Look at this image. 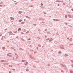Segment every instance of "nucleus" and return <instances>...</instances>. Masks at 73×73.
I'll return each mask as SVG.
<instances>
[{"mask_svg":"<svg viewBox=\"0 0 73 73\" xmlns=\"http://www.w3.org/2000/svg\"><path fill=\"white\" fill-rule=\"evenodd\" d=\"M41 5H43V4H42V3L41 4Z\"/></svg>","mask_w":73,"mask_h":73,"instance_id":"7","label":"nucleus"},{"mask_svg":"<svg viewBox=\"0 0 73 73\" xmlns=\"http://www.w3.org/2000/svg\"><path fill=\"white\" fill-rule=\"evenodd\" d=\"M5 47H4L3 48V49H5Z\"/></svg>","mask_w":73,"mask_h":73,"instance_id":"6","label":"nucleus"},{"mask_svg":"<svg viewBox=\"0 0 73 73\" xmlns=\"http://www.w3.org/2000/svg\"><path fill=\"white\" fill-rule=\"evenodd\" d=\"M26 70V71H29V70H28V69H27Z\"/></svg>","mask_w":73,"mask_h":73,"instance_id":"3","label":"nucleus"},{"mask_svg":"<svg viewBox=\"0 0 73 73\" xmlns=\"http://www.w3.org/2000/svg\"><path fill=\"white\" fill-rule=\"evenodd\" d=\"M26 64H28V62H27L26 63Z\"/></svg>","mask_w":73,"mask_h":73,"instance_id":"12","label":"nucleus"},{"mask_svg":"<svg viewBox=\"0 0 73 73\" xmlns=\"http://www.w3.org/2000/svg\"><path fill=\"white\" fill-rule=\"evenodd\" d=\"M19 22H21V21H22V20H20L19 21Z\"/></svg>","mask_w":73,"mask_h":73,"instance_id":"2","label":"nucleus"},{"mask_svg":"<svg viewBox=\"0 0 73 73\" xmlns=\"http://www.w3.org/2000/svg\"><path fill=\"white\" fill-rule=\"evenodd\" d=\"M65 17H66H66H67V15H66L65 16Z\"/></svg>","mask_w":73,"mask_h":73,"instance_id":"5","label":"nucleus"},{"mask_svg":"<svg viewBox=\"0 0 73 73\" xmlns=\"http://www.w3.org/2000/svg\"><path fill=\"white\" fill-rule=\"evenodd\" d=\"M70 40H71L72 41V38H70Z\"/></svg>","mask_w":73,"mask_h":73,"instance_id":"4","label":"nucleus"},{"mask_svg":"<svg viewBox=\"0 0 73 73\" xmlns=\"http://www.w3.org/2000/svg\"><path fill=\"white\" fill-rule=\"evenodd\" d=\"M58 6H59V5H58Z\"/></svg>","mask_w":73,"mask_h":73,"instance_id":"13","label":"nucleus"},{"mask_svg":"<svg viewBox=\"0 0 73 73\" xmlns=\"http://www.w3.org/2000/svg\"><path fill=\"white\" fill-rule=\"evenodd\" d=\"M29 40H31V39H29Z\"/></svg>","mask_w":73,"mask_h":73,"instance_id":"11","label":"nucleus"},{"mask_svg":"<svg viewBox=\"0 0 73 73\" xmlns=\"http://www.w3.org/2000/svg\"><path fill=\"white\" fill-rule=\"evenodd\" d=\"M67 39H68V40H69V38H67Z\"/></svg>","mask_w":73,"mask_h":73,"instance_id":"9","label":"nucleus"},{"mask_svg":"<svg viewBox=\"0 0 73 73\" xmlns=\"http://www.w3.org/2000/svg\"><path fill=\"white\" fill-rule=\"evenodd\" d=\"M59 53H61V52H59Z\"/></svg>","mask_w":73,"mask_h":73,"instance_id":"10","label":"nucleus"},{"mask_svg":"<svg viewBox=\"0 0 73 73\" xmlns=\"http://www.w3.org/2000/svg\"><path fill=\"white\" fill-rule=\"evenodd\" d=\"M21 28H19V29H18V31H21Z\"/></svg>","mask_w":73,"mask_h":73,"instance_id":"1","label":"nucleus"},{"mask_svg":"<svg viewBox=\"0 0 73 73\" xmlns=\"http://www.w3.org/2000/svg\"><path fill=\"white\" fill-rule=\"evenodd\" d=\"M72 11H73V9H72Z\"/></svg>","mask_w":73,"mask_h":73,"instance_id":"8","label":"nucleus"}]
</instances>
